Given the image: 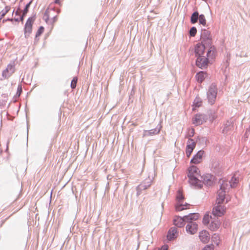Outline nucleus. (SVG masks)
I'll use <instances>...</instances> for the list:
<instances>
[{
	"mask_svg": "<svg viewBox=\"0 0 250 250\" xmlns=\"http://www.w3.org/2000/svg\"><path fill=\"white\" fill-rule=\"evenodd\" d=\"M220 222L218 218L212 220L208 226V228L213 231L218 229L220 226Z\"/></svg>",
	"mask_w": 250,
	"mask_h": 250,
	"instance_id": "15",
	"label": "nucleus"
},
{
	"mask_svg": "<svg viewBox=\"0 0 250 250\" xmlns=\"http://www.w3.org/2000/svg\"><path fill=\"white\" fill-rule=\"evenodd\" d=\"M239 182V177L236 176V174H234L232 177L230 181V186L232 188L236 187L237 183Z\"/></svg>",
	"mask_w": 250,
	"mask_h": 250,
	"instance_id": "22",
	"label": "nucleus"
},
{
	"mask_svg": "<svg viewBox=\"0 0 250 250\" xmlns=\"http://www.w3.org/2000/svg\"><path fill=\"white\" fill-rule=\"evenodd\" d=\"M199 21L200 24L203 25V26H206L207 21L204 15L201 14L199 16Z\"/></svg>",
	"mask_w": 250,
	"mask_h": 250,
	"instance_id": "28",
	"label": "nucleus"
},
{
	"mask_svg": "<svg viewBox=\"0 0 250 250\" xmlns=\"http://www.w3.org/2000/svg\"><path fill=\"white\" fill-rule=\"evenodd\" d=\"M44 29L43 26H41L39 29L38 30L35 36V41L36 42H38L39 41L38 37L41 36V35L44 32Z\"/></svg>",
	"mask_w": 250,
	"mask_h": 250,
	"instance_id": "25",
	"label": "nucleus"
},
{
	"mask_svg": "<svg viewBox=\"0 0 250 250\" xmlns=\"http://www.w3.org/2000/svg\"><path fill=\"white\" fill-rule=\"evenodd\" d=\"M187 231L191 234H195L198 230V225L196 223L190 222L186 226Z\"/></svg>",
	"mask_w": 250,
	"mask_h": 250,
	"instance_id": "12",
	"label": "nucleus"
},
{
	"mask_svg": "<svg viewBox=\"0 0 250 250\" xmlns=\"http://www.w3.org/2000/svg\"><path fill=\"white\" fill-rule=\"evenodd\" d=\"M207 121V116L202 114L196 115L193 118V123L197 125H201Z\"/></svg>",
	"mask_w": 250,
	"mask_h": 250,
	"instance_id": "11",
	"label": "nucleus"
},
{
	"mask_svg": "<svg viewBox=\"0 0 250 250\" xmlns=\"http://www.w3.org/2000/svg\"><path fill=\"white\" fill-rule=\"evenodd\" d=\"M10 6H6L4 9L1 10L0 12V17L3 18L4 16L10 11Z\"/></svg>",
	"mask_w": 250,
	"mask_h": 250,
	"instance_id": "27",
	"label": "nucleus"
},
{
	"mask_svg": "<svg viewBox=\"0 0 250 250\" xmlns=\"http://www.w3.org/2000/svg\"><path fill=\"white\" fill-rule=\"evenodd\" d=\"M196 146V143L193 139H189L187 143L186 153L188 157H189Z\"/></svg>",
	"mask_w": 250,
	"mask_h": 250,
	"instance_id": "10",
	"label": "nucleus"
},
{
	"mask_svg": "<svg viewBox=\"0 0 250 250\" xmlns=\"http://www.w3.org/2000/svg\"><path fill=\"white\" fill-rule=\"evenodd\" d=\"M78 81V78L77 77H74L73 79V80L71 81V87L72 89H74L76 87L77 83Z\"/></svg>",
	"mask_w": 250,
	"mask_h": 250,
	"instance_id": "30",
	"label": "nucleus"
},
{
	"mask_svg": "<svg viewBox=\"0 0 250 250\" xmlns=\"http://www.w3.org/2000/svg\"><path fill=\"white\" fill-rule=\"evenodd\" d=\"M167 249H168V246L167 245H164L163 247H162L161 249H160L159 250H167Z\"/></svg>",
	"mask_w": 250,
	"mask_h": 250,
	"instance_id": "35",
	"label": "nucleus"
},
{
	"mask_svg": "<svg viewBox=\"0 0 250 250\" xmlns=\"http://www.w3.org/2000/svg\"><path fill=\"white\" fill-rule=\"evenodd\" d=\"M226 211V208L225 206L221 204H217L214 206L212 210V213L215 216L221 217L224 215Z\"/></svg>",
	"mask_w": 250,
	"mask_h": 250,
	"instance_id": "7",
	"label": "nucleus"
},
{
	"mask_svg": "<svg viewBox=\"0 0 250 250\" xmlns=\"http://www.w3.org/2000/svg\"><path fill=\"white\" fill-rule=\"evenodd\" d=\"M199 13L197 11L194 12L191 15L190 18V22L194 24L197 22L198 19H199Z\"/></svg>",
	"mask_w": 250,
	"mask_h": 250,
	"instance_id": "23",
	"label": "nucleus"
},
{
	"mask_svg": "<svg viewBox=\"0 0 250 250\" xmlns=\"http://www.w3.org/2000/svg\"><path fill=\"white\" fill-rule=\"evenodd\" d=\"M217 95V88L215 85L212 84L207 93L208 102L212 104L214 103Z\"/></svg>",
	"mask_w": 250,
	"mask_h": 250,
	"instance_id": "6",
	"label": "nucleus"
},
{
	"mask_svg": "<svg viewBox=\"0 0 250 250\" xmlns=\"http://www.w3.org/2000/svg\"><path fill=\"white\" fill-rule=\"evenodd\" d=\"M15 71V64L14 62L8 64L6 68L2 72V77L7 79L10 77Z\"/></svg>",
	"mask_w": 250,
	"mask_h": 250,
	"instance_id": "9",
	"label": "nucleus"
},
{
	"mask_svg": "<svg viewBox=\"0 0 250 250\" xmlns=\"http://www.w3.org/2000/svg\"><path fill=\"white\" fill-rule=\"evenodd\" d=\"M212 240L216 245H218L220 243L219 237L218 235L216 234H214L212 236Z\"/></svg>",
	"mask_w": 250,
	"mask_h": 250,
	"instance_id": "29",
	"label": "nucleus"
},
{
	"mask_svg": "<svg viewBox=\"0 0 250 250\" xmlns=\"http://www.w3.org/2000/svg\"><path fill=\"white\" fill-rule=\"evenodd\" d=\"M229 188V186L228 181H223L220 188L217 192L216 201L217 204L227 203L230 200L229 196L226 194Z\"/></svg>",
	"mask_w": 250,
	"mask_h": 250,
	"instance_id": "3",
	"label": "nucleus"
},
{
	"mask_svg": "<svg viewBox=\"0 0 250 250\" xmlns=\"http://www.w3.org/2000/svg\"><path fill=\"white\" fill-rule=\"evenodd\" d=\"M35 19L33 17L29 18L25 25L24 35L26 38H28L32 31V25Z\"/></svg>",
	"mask_w": 250,
	"mask_h": 250,
	"instance_id": "8",
	"label": "nucleus"
},
{
	"mask_svg": "<svg viewBox=\"0 0 250 250\" xmlns=\"http://www.w3.org/2000/svg\"><path fill=\"white\" fill-rule=\"evenodd\" d=\"M58 14L54 8H48L45 11L43 19L46 23L53 24L57 20Z\"/></svg>",
	"mask_w": 250,
	"mask_h": 250,
	"instance_id": "5",
	"label": "nucleus"
},
{
	"mask_svg": "<svg viewBox=\"0 0 250 250\" xmlns=\"http://www.w3.org/2000/svg\"><path fill=\"white\" fill-rule=\"evenodd\" d=\"M215 117H214V116H213L212 117H210V122H212L214 119H215Z\"/></svg>",
	"mask_w": 250,
	"mask_h": 250,
	"instance_id": "37",
	"label": "nucleus"
},
{
	"mask_svg": "<svg viewBox=\"0 0 250 250\" xmlns=\"http://www.w3.org/2000/svg\"><path fill=\"white\" fill-rule=\"evenodd\" d=\"M201 42L194 46V53L196 57V64L201 69L207 68L208 63L215 58L217 51L212 45L210 33L207 30L202 31Z\"/></svg>",
	"mask_w": 250,
	"mask_h": 250,
	"instance_id": "1",
	"label": "nucleus"
},
{
	"mask_svg": "<svg viewBox=\"0 0 250 250\" xmlns=\"http://www.w3.org/2000/svg\"><path fill=\"white\" fill-rule=\"evenodd\" d=\"M214 246L213 245L206 246L202 250H214Z\"/></svg>",
	"mask_w": 250,
	"mask_h": 250,
	"instance_id": "32",
	"label": "nucleus"
},
{
	"mask_svg": "<svg viewBox=\"0 0 250 250\" xmlns=\"http://www.w3.org/2000/svg\"><path fill=\"white\" fill-rule=\"evenodd\" d=\"M185 221H186V220L184 217L182 218L179 216H175L173 220L174 224L178 227H183L185 225Z\"/></svg>",
	"mask_w": 250,
	"mask_h": 250,
	"instance_id": "16",
	"label": "nucleus"
},
{
	"mask_svg": "<svg viewBox=\"0 0 250 250\" xmlns=\"http://www.w3.org/2000/svg\"><path fill=\"white\" fill-rule=\"evenodd\" d=\"M211 219V216L209 215V214H206L203 219V223L205 225H208L210 219Z\"/></svg>",
	"mask_w": 250,
	"mask_h": 250,
	"instance_id": "26",
	"label": "nucleus"
},
{
	"mask_svg": "<svg viewBox=\"0 0 250 250\" xmlns=\"http://www.w3.org/2000/svg\"><path fill=\"white\" fill-rule=\"evenodd\" d=\"M187 176L189 182L198 188H201L204 184V178L201 175L200 170L197 167L191 166L187 169Z\"/></svg>",
	"mask_w": 250,
	"mask_h": 250,
	"instance_id": "2",
	"label": "nucleus"
},
{
	"mask_svg": "<svg viewBox=\"0 0 250 250\" xmlns=\"http://www.w3.org/2000/svg\"><path fill=\"white\" fill-rule=\"evenodd\" d=\"M199 217L198 213H191L188 215L185 216L184 218L186 221H191L192 220H197Z\"/></svg>",
	"mask_w": 250,
	"mask_h": 250,
	"instance_id": "20",
	"label": "nucleus"
},
{
	"mask_svg": "<svg viewBox=\"0 0 250 250\" xmlns=\"http://www.w3.org/2000/svg\"><path fill=\"white\" fill-rule=\"evenodd\" d=\"M177 236V229L173 227L171 228L168 231L167 234V238L168 240H171Z\"/></svg>",
	"mask_w": 250,
	"mask_h": 250,
	"instance_id": "17",
	"label": "nucleus"
},
{
	"mask_svg": "<svg viewBox=\"0 0 250 250\" xmlns=\"http://www.w3.org/2000/svg\"><path fill=\"white\" fill-rule=\"evenodd\" d=\"M199 237L200 240L204 243H208L210 239V235L207 230L200 232Z\"/></svg>",
	"mask_w": 250,
	"mask_h": 250,
	"instance_id": "14",
	"label": "nucleus"
},
{
	"mask_svg": "<svg viewBox=\"0 0 250 250\" xmlns=\"http://www.w3.org/2000/svg\"><path fill=\"white\" fill-rule=\"evenodd\" d=\"M202 104V101L199 97H196L193 102V109L195 110V107H200Z\"/></svg>",
	"mask_w": 250,
	"mask_h": 250,
	"instance_id": "24",
	"label": "nucleus"
},
{
	"mask_svg": "<svg viewBox=\"0 0 250 250\" xmlns=\"http://www.w3.org/2000/svg\"><path fill=\"white\" fill-rule=\"evenodd\" d=\"M194 134V129L193 128H189L188 129V135L189 137H192Z\"/></svg>",
	"mask_w": 250,
	"mask_h": 250,
	"instance_id": "33",
	"label": "nucleus"
},
{
	"mask_svg": "<svg viewBox=\"0 0 250 250\" xmlns=\"http://www.w3.org/2000/svg\"><path fill=\"white\" fill-rule=\"evenodd\" d=\"M21 92H22L21 86V85H19L18 87L17 92V94H16L17 96L19 97L21 95Z\"/></svg>",
	"mask_w": 250,
	"mask_h": 250,
	"instance_id": "34",
	"label": "nucleus"
},
{
	"mask_svg": "<svg viewBox=\"0 0 250 250\" xmlns=\"http://www.w3.org/2000/svg\"><path fill=\"white\" fill-rule=\"evenodd\" d=\"M160 132V129H153L149 130H145L143 134V137H147L149 136H152L158 134Z\"/></svg>",
	"mask_w": 250,
	"mask_h": 250,
	"instance_id": "19",
	"label": "nucleus"
},
{
	"mask_svg": "<svg viewBox=\"0 0 250 250\" xmlns=\"http://www.w3.org/2000/svg\"><path fill=\"white\" fill-rule=\"evenodd\" d=\"M196 32L197 30L195 27H192L189 31L190 35L192 37H194L196 34Z\"/></svg>",
	"mask_w": 250,
	"mask_h": 250,
	"instance_id": "31",
	"label": "nucleus"
},
{
	"mask_svg": "<svg viewBox=\"0 0 250 250\" xmlns=\"http://www.w3.org/2000/svg\"><path fill=\"white\" fill-rule=\"evenodd\" d=\"M20 13H21V11H20V9H18L15 12V15H17V16H19L20 17H21L20 16Z\"/></svg>",
	"mask_w": 250,
	"mask_h": 250,
	"instance_id": "36",
	"label": "nucleus"
},
{
	"mask_svg": "<svg viewBox=\"0 0 250 250\" xmlns=\"http://www.w3.org/2000/svg\"><path fill=\"white\" fill-rule=\"evenodd\" d=\"M182 189H179L176 195L177 204L175 206L176 211H180L189 208L190 205L188 203H184V197Z\"/></svg>",
	"mask_w": 250,
	"mask_h": 250,
	"instance_id": "4",
	"label": "nucleus"
},
{
	"mask_svg": "<svg viewBox=\"0 0 250 250\" xmlns=\"http://www.w3.org/2000/svg\"><path fill=\"white\" fill-rule=\"evenodd\" d=\"M207 76L206 73L200 71L196 74V79L198 82L201 83L205 80Z\"/></svg>",
	"mask_w": 250,
	"mask_h": 250,
	"instance_id": "21",
	"label": "nucleus"
},
{
	"mask_svg": "<svg viewBox=\"0 0 250 250\" xmlns=\"http://www.w3.org/2000/svg\"><path fill=\"white\" fill-rule=\"evenodd\" d=\"M204 153V151H199L197 152V153L191 160L190 163L195 164H198L200 163L202 161V158Z\"/></svg>",
	"mask_w": 250,
	"mask_h": 250,
	"instance_id": "13",
	"label": "nucleus"
},
{
	"mask_svg": "<svg viewBox=\"0 0 250 250\" xmlns=\"http://www.w3.org/2000/svg\"><path fill=\"white\" fill-rule=\"evenodd\" d=\"M32 3V1H30L28 3H27L26 6H25V7L24 8V9L23 10V13H22V15L20 17V18H15L14 19V20L16 21H19V20H21V21H23V17L27 13L28 11V9L31 5Z\"/></svg>",
	"mask_w": 250,
	"mask_h": 250,
	"instance_id": "18",
	"label": "nucleus"
},
{
	"mask_svg": "<svg viewBox=\"0 0 250 250\" xmlns=\"http://www.w3.org/2000/svg\"><path fill=\"white\" fill-rule=\"evenodd\" d=\"M54 2L57 4H60V0H54Z\"/></svg>",
	"mask_w": 250,
	"mask_h": 250,
	"instance_id": "38",
	"label": "nucleus"
}]
</instances>
